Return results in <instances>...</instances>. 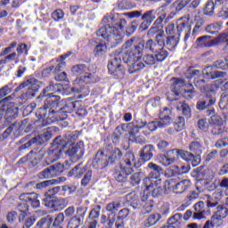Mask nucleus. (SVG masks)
I'll list each match as a JSON object with an SVG mask.
<instances>
[{"mask_svg": "<svg viewBox=\"0 0 228 228\" xmlns=\"http://www.w3.org/2000/svg\"><path fill=\"white\" fill-rule=\"evenodd\" d=\"M134 37L128 39L123 45V61L128 65V72L134 74L138 70L145 68V64L142 62L143 53H159L161 49L153 39L142 41L134 45Z\"/></svg>", "mask_w": 228, "mask_h": 228, "instance_id": "1", "label": "nucleus"}, {"mask_svg": "<svg viewBox=\"0 0 228 228\" xmlns=\"http://www.w3.org/2000/svg\"><path fill=\"white\" fill-rule=\"evenodd\" d=\"M102 22L106 25L96 31L97 37L104 38L110 47H117L122 41V29L126 28L127 21L118 16L107 14L103 17Z\"/></svg>", "mask_w": 228, "mask_h": 228, "instance_id": "2", "label": "nucleus"}, {"mask_svg": "<svg viewBox=\"0 0 228 228\" xmlns=\"http://www.w3.org/2000/svg\"><path fill=\"white\" fill-rule=\"evenodd\" d=\"M88 68L85 64H77L71 69V72H73V74H77V76L84 74L80 78L77 77L74 81V87L72 88L73 92L79 94V99H83L90 94V89L85 85L96 83L97 81L95 80V74L88 73Z\"/></svg>", "mask_w": 228, "mask_h": 228, "instance_id": "3", "label": "nucleus"}, {"mask_svg": "<svg viewBox=\"0 0 228 228\" xmlns=\"http://www.w3.org/2000/svg\"><path fill=\"white\" fill-rule=\"evenodd\" d=\"M225 76H227L225 71H213L211 66L203 69L202 73L200 70L189 69L185 74V77L187 79H194V85L200 88H202L204 83H206V80L200 77H205L206 79H218V77H225Z\"/></svg>", "mask_w": 228, "mask_h": 228, "instance_id": "4", "label": "nucleus"}, {"mask_svg": "<svg viewBox=\"0 0 228 228\" xmlns=\"http://www.w3.org/2000/svg\"><path fill=\"white\" fill-rule=\"evenodd\" d=\"M63 142V137L59 136L54 139L53 144L47 152V157L45 158V161L43 163V167H47L51 165V163H54L63 158V145L61 144Z\"/></svg>", "mask_w": 228, "mask_h": 228, "instance_id": "5", "label": "nucleus"}, {"mask_svg": "<svg viewBox=\"0 0 228 228\" xmlns=\"http://www.w3.org/2000/svg\"><path fill=\"white\" fill-rule=\"evenodd\" d=\"M63 154L69 156V158H73V159H81L85 155V142L80 141L77 144L70 142L61 141Z\"/></svg>", "mask_w": 228, "mask_h": 228, "instance_id": "6", "label": "nucleus"}, {"mask_svg": "<svg viewBox=\"0 0 228 228\" xmlns=\"http://www.w3.org/2000/svg\"><path fill=\"white\" fill-rule=\"evenodd\" d=\"M76 110V102H69L65 107L61 108L60 110H55V112L48 113V118L44 121V126H49L54 122H60V120H66L69 117V113Z\"/></svg>", "mask_w": 228, "mask_h": 228, "instance_id": "7", "label": "nucleus"}, {"mask_svg": "<svg viewBox=\"0 0 228 228\" xmlns=\"http://www.w3.org/2000/svg\"><path fill=\"white\" fill-rule=\"evenodd\" d=\"M123 51L124 45L121 48V53L118 55L112 56L108 64L109 72L119 79H122L124 74H126V69H124V66H122V60H124Z\"/></svg>", "mask_w": 228, "mask_h": 228, "instance_id": "8", "label": "nucleus"}, {"mask_svg": "<svg viewBox=\"0 0 228 228\" xmlns=\"http://www.w3.org/2000/svg\"><path fill=\"white\" fill-rule=\"evenodd\" d=\"M12 96H7L0 101V120L3 118L5 111V118L7 120H12V118H17L19 116V109L13 107V103L10 102Z\"/></svg>", "mask_w": 228, "mask_h": 228, "instance_id": "9", "label": "nucleus"}, {"mask_svg": "<svg viewBox=\"0 0 228 228\" xmlns=\"http://www.w3.org/2000/svg\"><path fill=\"white\" fill-rule=\"evenodd\" d=\"M161 179L157 180H142V188L144 191H148V193H151V196L155 199H158L163 195V188L161 187Z\"/></svg>", "mask_w": 228, "mask_h": 228, "instance_id": "10", "label": "nucleus"}, {"mask_svg": "<svg viewBox=\"0 0 228 228\" xmlns=\"http://www.w3.org/2000/svg\"><path fill=\"white\" fill-rule=\"evenodd\" d=\"M51 138H53V130L51 128H46L43 131V133L37 135L36 137H33L25 144L21 145L20 149L22 151L24 149H29L31 145H42L45 143V142H49Z\"/></svg>", "mask_w": 228, "mask_h": 228, "instance_id": "11", "label": "nucleus"}, {"mask_svg": "<svg viewBox=\"0 0 228 228\" xmlns=\"http://www.w3.org/2000/svg\"><path fill=\"white\" fill-rule=\"evenodd\" d=\"M204 92H207V100L198 102L197 110H208V108L209 109L211 106L216 104V91H215V86H211L208 90L204 88Z\"/></svg>", "mask_w": 228, "mask_h": 228, "instance_id": "12", "label": "nucleus"}, {"mask_svg": "<svg viewBox=\"0 0 228 228\" xmlns=\"http://www.w3.org/2000/svg\"><path fill=\"white\" fill-rule=\"evenodd\" d=\"M172 7L168 4H163L157 9L159 17L155 20V26H163V22L167 24L169 20L174 19V15L170 11Z\"/></svg>", "mask_w": 228, "mask_h": 228, "instance_id": "13", "label": "nucleus"}, {"mask_svg": "<svg viewBox=\"0 0 228 228\" xmlns=\"http://www.w3.org/2000/svg\"><path fill=\"white\" fill-rule=\"evenodd\" d=\"M110 164V160L108 159V155L104 154V151H98L95 154V157L93 160V167L95 170H103Z\"/></svg>", "mask_w": 228, "mask_h": 228, "instance_id": "14", "label": "nucleus"}, {"mask_svg": "<svg viewBox=\"0 0 228 228\" xmlns=\"http://www.w3.org/2000/svg\"><path fill=\"white\" fill-rule=\"evenodd\" d=\"M191 87V83H186L184 78H174L171 86V92H173L174 95H179L180 94H183L184 88Z\"/></svg>", "mask_w": 228, "mask_h": 228, "instance_id": "15", "label": "nucleus"}, {"mask_svg": "<svg viewBox=\"0 0 228 228\" xmlns=\"http://www.w3.org/2000/svg\"><path fill=\"white\" fill-rule=\"evenodd\" d=\"M20 200L27 202L34 209L40 208V200H38V194L37 192L22 193L20 195Z\"/></svg>", "mask_w": 228, "mask_h": 228, "instance_id": "16", "label": "nucleus"}, {"mask_svg": "<svg viewBox=\"0 0 228 228\" xmlns=\"http://www.w3.org/2000/svg\"><path fill=\"white\" fill-rule=\"evenodd\" d=\"M45 206L54 211H61L67 208V200L65 198H53L45 201Z\"/></svg>", "mask_w": 228, "mask_h": 228, "instance_id": "17", "label": "nucleus"}, {"mask_svg": "<svg viewBox=\"0 0 228 228\" xmlns=\"http://www.w3.org/2000/svg\"><path fill=\"white\" fill-rule=\"evenodd\" d=\"M148 168H150L149 175L144 179H149L150 181H156L159 178V176L163 174V167L160 166H158L157 164H154L153 162L148 163L147 166Z\"/></svg>", "mask_w": 228, "mask_h": 228, "instance_id": "18", "label": "nucleus"}, {"mask_svg": "<svg viewBox=\"0 0 228 228\" xmlns=\"http://www.w3.org/2000/svg\"><path fill=\"white\" fill-rule=\"evenodd\" d=\"M154 145L146 144L139 151V157L142 161H151L154 158Z\"/></svg>", "mask_w": 228, "mask_h": 228, "instance_id": "19", "label": "nucleus"}, {"mask_svg": "<svg viewBox=\"0 0 228 228\" xmlns=\"http://www.w3.org/2000/svg\"><path fill=\"white\" fill-rule=\"evenodd\" d=\"M45 108L48 110V113H53V115L56 112L57 108L60 107V96L53 95L49 96L45 101Z\"/></svg>", "mask_w": 228, "mask_h": 228, "instance_id": "20", "label": "nucleus"}, {"mask_svg": "<svg viewBox=\"0 0 228 228\" xmlns=\"http://www.w3.org/2000/svg\"><path fill=\"white\" fill-rule=\"evenodd\" d=\"M58 174H60V167H58V166H51L39 172L37 177L39 179H53V177H56Z\"/></svg>", "mask_w": 228, "mask_h": 228, "instance_id": "21", "label": "nucleus"}, {"mask_svg": "<svg viewBox=\"0 0 228 228\" xmlns=\"http://www.w3.org/2000/svg\"><path fill=\"white\" fill-rule=\"evenodd\" d=\"M142 24L141 28L142 29H147L156 20V11L154 10H150L142 13Z\"/></svg>", "mask_w": 228, "mask_h": 228, "instance_id": "22", "label": "nucleus"}, {"mask_svg": "<svg viewBox=\"0 0 228 228\" xmlns=\"http://www.w3.org/2000/svg\"><path fill=\"white\" fill-rule=\"evenodd\" d=\"M126 127H127V129H129V140L130 142H135V143H142V142H144V138H140L138 136H136L138 134V133H140V128H138V126H136V125L133 124V123H128L126 124Z\"/></svg>", "mask_w": 228, "mask_h": 228, "instance_id": "23", "label": "nucleus"}, {"mask_svg": "<svg viewBox=\"0 0 228 228\" xmlns=\"http://www.w3.org/2000/svg\"><path fill=\"white\" fill-rule=\"evenodd\" d=\"M87 169L86 166H84L83 163H79L69 172V176L75 177V179H81Z\"/></svg>", "mask_w": 228, "mask_h": 228, "instance_id": "24", "label": "nucleus"}, {"mask_svg": "<svg viewBox=\"0 0 228 228\" xmlns=\"http://www.w3.org/2000/svg\"><path fill=\"white\" fill-rule=\"evenodd\" d=\"M121 167H125V168H138V165L136 164V157H134V153L127 152L125 155L124 162Z\"/></svg>", "mask_w": 228, "mask_h": 228, "instance_id": "25", "label": "nucleus"}, {"mask_svg": "<svg viewBox=\"0 0 228 228\" xmlns=\"http://www.w3.org/2000/svg\"><path fill=\"white\" fill-rule=\"evenodd\" d=\"M178 33L182 31H191V25L190 24V14H187L179 20V23L176 26Z\"/></svg>", "mask_w": 228, "mask_h": 228, "instance_id": "26", "label": "nucleus"}, {"mask_svg": "<svg viewBox=\"0 0 228 228\" xmlns=\"http://www.w3.org/2000/svg\"><path fill=\"white\" fill-rule=\"evenodd\" d=\"M131 174H133V169L120 166L119 170L116 173V181L118 183H125V181H127V176L131 175Z\"/></svg>", "mask_w": 228, "mask_h": 228, "instance_id": "27", "label": "nucleus"}, {"mask_svg": "<svg viewBox=\"0 0 228 228\" xmlns=\"http://www.w3.org/2000/svg\"><path fill=\"white\" fill-rule=\"evenodd\" d=\"M170 115H172V110L167 107L164 108V110L159 114V120L165 127H167V126H170V124H172V118H170Z\"/></svg>", "mask_w": 228, "mask_h": 228, "instance_id": "28", "label": "nucleus"}, {"mask_svg": "<svg viewBox=\"0 0 228 228\" xmlns=\"http://www.w3.org/2000/svg\"><path fill=\"white\" fill-rule=\"evenodd\" d=\"M190 186H191V181L182 180L173 187V191L174 193H176L179 195L181 193H184V191H186V190H188Z\"/></svg>", "mask_w": 228, "mask_h": 228, "instance_id": "29", "label": "nucleus"}, {"mask_svg": "<svg viewBox=\"0 0 228 228\" xmlns=\"http://www.w3.org/2000/svg\"><path fill=\"white\" fill-rule=\"evenodd\" d=\"M20 131V123L14 122L9 127L6 128V130L0 136V140H6L8 138L9 134H17Z\"/></svg>", "mask_w": 228, "mask_h": 228, "instance_id": "30", "label": "nucleus"}, {"mask_svg": "<svg viewBox=\"0 0 228 228\" xmlns=\"http://www.w3.org/2000/svg\"><path fill=\"white\" fill-rule=\"evenodd\" d=\"M153 200L149 199V195L143 194L141 198V206L142 207V213L147 214L152 211Z\"/></svg>", "mask_w": 228, "mask_h": 228, "instance_id": "31", "label": "nucleus"}, {"mask_svg": "<svg viewBox=\"0 0 228 228\" xmlns=\"http://www.w3.org/2000/svg\"><path fill=\"white\" fill-rule=\"evenodd\" d=\"M196 45H198V47H213L215 43L211 40V37L203 36L196 40Z\"/></svg>", "mask_w": 228, "mask_h": 228, "instance_id": "32", "label": "nucleus"}, {"mask_svg": "<svg viewBox=\"0 0 228 228\" xmlns=\"http://www.w3.org/2000/svg\"><path fill=\"white\" fill-rule=\"evenodd\" d=\"M36 117L38 118V120H42L39 126H41V127H45L47 125H44V122L49 118V110H47L44 105V108L41 107L36 111Z\"/></svg>", "mask_w": 228, "mask_h": 228, "instance_id": "33", "label": "nucleus"}, {"mask_svg": "<svg viewBox=\"0 0 228 228\" xmlns=\"http://www.w3.org/2000/svg\"><path fill=\"white\" fill-rule=\"evenodd\" d=\"M194 209L193 218L196 220H202V218H204V201L196 203L194 205Z\"/></svg>", "mask_w": 228, "mask_h": 228, "instance_id": "34", "label": "nucleus"}, {"mask_svg": "<svg viewBox=\"0 0 228 228\" xmlns=\"http://www.w3.org/2000/svg\"><path fill=\"white\" fill-rule=\"evenodd\" d=\"M163 127H166V126H164L163 123L159 121V119H156L150 123H146V129H148L150 132H146L145 134H151V133L156 131V129L158 128L163 129Z\"/></svg>", "mask_w": 228, "mask_h": 228, "instance_id": "35", "label": "nucleus"}, {"mask_svg": "<svg viewBox=\"0 0 228 228\" xmlns=\"http://www.w3.org/2000/svg\"><path fill=\"white\" fill-rule=\"evenodd\" d=\"M61 190V187L60 186H55V187H53L52 189H49L46 192H45L44 202H47L49 200H52L53 199H56V197L54 196L58 195Z\"/></svg>", "mask_w": 228, "mask_h": 228, "instance_id": "36", "label": "nucleus"}, {"mask_svg": "<svg viewBox=\"0 0 228 228\" xmlns=\"http://www.w3.org/2000/svg\"><path fill=\"white\" fill-rule=\"evenodd\" d=\"M179 44V37H176L175 36H169L166 37V47L168 49V51H174L175 47H177V45Z\"/></svg>", "mask_w": 228, "mask_h": 228, "instance_id": "37", "label": "nucleus"}, {"mask_svg": "<svg viewBox=\"0 0 228 228\" xmlns=\"http://www.w3.org/2000/svg\"><path fill=\"white\" fill-rule=\"evenodd\" d=\"M106 51H108L106 43H99L94 48V56L96 58H102L106 54Z\"/></svg>", "mask_w": 228, "mask_h": 228, "instance_id": "38", "label": "nucleus"}, {"mask_svg": "<svg viewBox=\"0 0 228 228\" xmlns=\"http://www.w3.org/2000/svg\"><path fill=\"white\" fill-rule=\"evenodd\" d=\"M53 92H56V86L54 84H50L46 86L43 92L38 95L37 99H42L44 97H53Z\"/></svg>", "mask_w": 228, "mask_h": 228, "instance_id": "39", "label": "nucleus"}, {"mask_svg": "<svg viewBox=\"0 0 228 228\" xmlns=\"http://www.w3.org/2000/svg\"><path fill=\"white\" fill-rule=\"evenodd\" d=\"M122 151L118 148L112 149L110 156L108 157V159L110 163H115V161H119L122 159Z\"/></svg>", "mask_w": 228, "mask_h": 228, "instance_id": "40", "label": "nucleus"}, {"mask_svg": "<svg viewBox=\"0 0 228 228\" xmlns=\"http://www.w3.org/2000/svg\"><path fill=\"white\" fill-rule=\"evenodd\" d=\"M35 83H37V80L35 78L26 80L19 86L18 90H22V88H28L29 90H38L37 88V84Z\"/></svg>", "mask_w": 228, "mask_h": 228, "instance_id": "41", "label": "nucleus"}, {"mask_svg": "<svg viewBox=\"0 0 228 228\" xmlns=\"http://www.w3.org/2000/svg\"><path fill=\"white\" fill-rule=\"evenodd\" d=\"M159 220H161V215L152 214L146 219L144 225L145 227H152V225H156Z\"/></svg>", "mask_w": 228, "mask_h": 228, "instance_id": "42", "label": "nucleus"}, {"mask_svg": "<svg viewBox=\"0 0 228 228\" xmlns=\"http://www.w3.org/2000/svg\"><path fill=\"white\" fill-rule=\"evenodd\" d=\"M222 29V22H216L210 25H208L205 28L207 33L210 35H215V33H218Z\"/></svg>", "mask_w": 228, "mask_h": 228, "instance_id": "43", "label": "nucleus"}, {"mask_svg": "<svg viewBox=\"0 0 228 228\" xmlns=\"http://www.w3.org/2000/svg\"><path fill=\"white\" fill-rule=\"evenodd\" d=\"M53 224V216H47L37 222L36 228H49Z\"/></svg>", "mask_w": 228, "mask_h": 228, "instance_id": "44", "label": "nucleus"}, {"mask_svg": "<svg viewBox=\"0 0 228 228\" xmlns=\"http://www.w3.org/2000/svg\"><path fill=\"white\" fill-rule=\"evenodd\" d=\"M159 28H163V25H156V21L153 22V26L148 31L149 38H156L157 35H159L163 29H159Z\"/></svg>", "mask_w": 228, "mask_h": 228, "instance_id": "45", "label": "nucleus"}, {"mask_svg": "<svg viewBox=\"0 0 228 228\" xmlns=\"http://www.w3.org/2000/svg\"><path fill=\"white\" fill-rule=\"evenodd\" d=\"M142 179H143V174L142 172L134 173L130 175L129 183L133 186H138L142 183Z\"/></svg>", "mask_w": 228, "mask_h": 228, "instance_id": "46", "label": "nucleus"}, {"mask_svg": "<svg viewBox=\"0 0 228 228\" xmlns=\"http://www.w3.org/2000/svg\"><path fill=\"white\" fill-rule=\"evenodd\" d=\"M189 151L194 152V154L201 155L202 154V144L199 141H193L189 144Z\"/></svg>", "mask_w": 228, "mask_h": 228, "instance_id": "47", "label": "nucleus"}, {"mask_svg": "<svg viewBox=\"0 0 228 228\" xmlns=\"http://www.w3.org/2000/svg\"><path fill=\"white\" fill-rule=\"evenodd\" d=\"M172 171L174 175H183V174H188L190 172V167L188 166H173Z\"/></svg>", "mask_w": 228, "mask_h": 228, "instance_id": "48", "label": "nucleus"}, {"mask_svg": "<svg viewBox=\"0 0 228 228\" xmlns=\"http://www.w3.org/2000/svg\"><path fill=\"white\" fill-rule=\"evenodd\" d=\"M208 200H207V208L210 210V211H214L215 213H216L217 209L219 208V207L221 206L220 205V202L216 200H213L211 198H209L208 196Z\"/></svg>", "mask_w": 228, "mask_h": 228, "instance_id": "49", "label": "nucleus"}, {"mask_svg": "<svg viewBox=\"0 0 228 228\" xmlns=\"http://www.w3.org/2000/svg\"><path fill=\"white\" fill-rule=\"evenodd\" d=\"M182 220H183V215H181V214H175L167 221V224L169 225H171V226H167V227H174V228H175V226H174V225H179V224H181Z\"/></svg>", "mask_w": 228, "mask_h": 228, "instance_id": "50", "label": "nucleus"}, {"mask_svg": "<svg viewBox=\"0 0 228 228\" xmlns=\"http://www.w3.org/2000/svg\"><path fill=\"white\" fill-rule=\"evenodd\" d=\"M166 154H167L168 158L171 159L173 163H175V161L181 158V150H171L167 151Z\"/></svg>", "mask_w": 228, "mask_h": 228, "instance_id": "51", "label": "nucleus"}, {"mask_svg": "<svg viewBox=\"0 0 228 228\" xmlns=\"http://www.w3.org/2000/svg\"><path fill=\"white\" fill-rule=\"evenodd\" d=\"M121 208V204L118 201H112L108 203L106 206V210L110 213L115 214L118 211V208Z\"/></svg>", "mask_w": 228, "mask_h": 228, "instance_id": "52", "label": "nucleus"}, {"mask_svg": "<svg viewBox=\"0 0 228 228\" xmlns=\"http://www.w3.org/2000/svg\"><path fill=\"white\" fill-rule=\"evenodd\" d=\"M157 54H155V58L157 61H165L167 58L168 57V52L167 50H164L163 47H161L159 52H155Z\"/></svg>", "mask_w": 228, "mask_h": 228, "instance_id": "53", "label": "nucleus"}, {"mask_svg": "<svg viewBox=\"0 0 228 228\" xmlns=\"http://www.w3.org/2000/svg\"><path fill=\"white\" fill-rule=\"evenodd\" d=\"M190 0H176L174 2L173 6H175L176 12H181L185 6H188Z\"/></svg>", "mask_w": 228, "mask_h": 228, "instance_id": "54", "label": "nucleus"}, {"mask_svg": "<svg viewBox=\"0 0 228 228\" xmlns=\"http://www.w3.org/2000/svg\"><path fill=\"white\" fill-rule=\"evenodd\" d=\"M83 225V221L81 218L75 217V216L69 220L68 224V228H79Z\"/></svg>", "mask_w": 228, "mask_h": 228, "instance_id": "55", "label": "nucleus"}, {"mask_svg": "<svg viewBox=\"0 0 228 228\" xmlns=\"http://www.w3.org/2000/svg\"><path fill=\"white\" fill-rule=\"evenodd\" d=\"M155 43L161 49V47H165V31H160L157 36H155Z\"/></svg>", "mask_w": 228, "mask_h": 228, "instance_id": "56", "label": "nucleus"}, {"mask_svg": "<svg viewBox=\"0 0 228 228\" xmlns=\"http://www.w3.org/2000/svg\"><path fill=\"white\" fill-rule=\"evenodd\" d=\"M186 122L184 121V118L179 116L174 124V127L176 131H183L184 129V126H185Z\"/></svg>", "mask_w": 228, "mask_h": 228, "instance_id": "57", "label": "nucleus"}, {"mask_svg": "<svg viewBox=\"0 0 228 228\" xmlns=\"http://www.w3.org/2000/svg\"><path fill=\"white\" fill-rule=\"evenodd\" d=\"M63 138V142H69V143H74L77 138H79V134L77 132H71L65 134Z\"/></svg>", "mask_w": 228, "mask_h": 228, "instance_id": "58", "label": "nucleus"}, {"mask_svg": "<svg viewBox=\"0 0 228 228\" xmlns=\"http://www.w3.org/2000/svg\"><path fill=\"white\" fill-rule=\"evenodd\" d=\"M118 10H132V8H134V6L130 1L121 0L118 3Z\"/></svg>", "mask_w": 228, "mask_h": 228, "instance_id": "59", "label": "nucleus"}, {"mask_svg": "<svg viewBox=\"0 0 228 228\" xmlns=\"http://www.w3.org/2000/svg\"><path fill=\"white\" fill-rule=\"evenodd\" d=\"M177 110L182 111L183 115L185 117H190L191 115V109H190V106L186 103H180L177 106Z\"/></svg>", "mask_w": 228, "mask_h": 228, "instance_id": "60", "label": "nucleus"}, {"mask_svg": "<svg viewBox=\"0 0 228 228\" xmlns=\"http://www.w3.org/2000/svg\"><path fill=\"white\" fill-rule=\"evenodd\" d=\"M215 6H217L215 2L213 1H208L206 4V7L204 10V13L205 15H213V13H215Z\"/></svg>", "mask_w": 228, "mask_h": 228, "instance_id": "61", "label": "nucleus"}, {"mask_svg": "<svg viewBox=\"0 0 228 228\" xmlns=\"http://www.w3.org/2000/svg\"><path fill=\"white\" fill-rule=\"evenodd\" d=\"M92 175H93L92 169H86L84 177L81 182L82 186H87L90 181H92Z\"/></svg>", "mask_w": 228, "mask_h": 228, "instance_id": "62", "label": "nucleus"}, {"mask_svg": "<svg viewBox=\"0 0 228 228\" xmlns=\"http://www.w3.org/2000/svg\"><path fill=\"white\" fill-rule=\"evenodd\" d=\"M142 61H144L146 65H155L158 61L156 55L148 53L142 57Z\"/></svg>", "mask_w": 228, "mask_h": 228, "instance_id": "63", "label": "nucleus"}, {"mask_svg": "<svg viewBox=\"0 0 228 228\" xmlns=\"http://www.w3.org/2000/svg\"><path fill=\"white\" fill-rule=\"evenodd\" d=\"M219 108L220 110H228V94L221 95V99L219 101Z\"/></svg>", "mask_w": 228, "mask_h": 228, "instance_id": "64", "label": "nucleus"}]
</instances>
